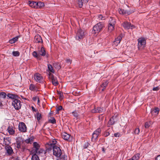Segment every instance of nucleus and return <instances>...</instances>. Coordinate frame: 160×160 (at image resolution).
<instances>
[{
    "mask_svg": "<svg viewBox=\"0 0 160 160\" xmlns=\"http://www.w3.org/2000/svg\"><path fill=\"white\" fill-rule=\"evenodd\" d=\"M4 143L7 145L5 147V149L6 151V155L8 156L12 155L14 152L11 147L8 145L10 143L9 138H7L6 139L4 138Z\"/></svg>",
    "mask_w": 160,
    "mask_h": 160,
    "instance_id": "1",
    "label": "nucleus"
},
{
    "mask_svg": "<svg viewBox=\"0 0 160 160\" xmlns=\"http://www.w3.org/2000/svg\"><path fill=\"white\" fill-rule=\"evenodd\" d=\"M21 101L16 98L12 101V105L16 110H18L21 108Z\"/></svg>",
    "mask_w": 160,
    "mask_h": 160,
    "instance_id": "2",
    "label": "nucleus"
},
{
    "mask_svg": "<svg viewBox=\"0 0 160 160\" xmlns=\"http://www.w3.org/2000/svg\"><path fill=\"white\" fill-rule=\"evenodd\" d=\"M53 152L54 155L57 157H59L62 154V151L60 148L57 146H53Z\"/></svg>",
    "mask_w": 160,
    "mask_h": 160,
    "instance_id": "3",
    "label": "nucleus"
},
{
    "mask_svg": "<svg viewBox=\"0 0 160 160\" xmlns=\"http://www.w3.org/2000/svg\"><path fill=\"white\" fill-rule=\"evenodd\" d=\"M84 32L81 29H79L76 33V38L77 39L80 41L84 37Z\"/></svg>",
    "mask_w": 160,
    "mask_h": 160,
    "instance_id": "4",
    "label": "nucleus"
},
{
    "mask_svg": "<svg viewBox=\"0 0 160 160\" xmlns=\"http://www.w3.org/2000/svg\"><path fill=\"white\" fill-rule=\"evenodd\" d=\"M49 78L50 80H51L53 85L55 86H57L58 85V82L57 80V78L53 74L50 73L49 75Z\"/></svg>",
    "mask_w": 160,
    "mask_h": 160,
    "instance_id": "5",
    "label": "nucleus"
},
{
    "mask_svg": "<svg viewBox=\"0 0 160 160\" xmlns=\"http://www.w3.org/2000/svg\"><path fill=\"white\" fill-rule=\"evenodd\" d=\"M18 129L19 131L22 132H27V127L23 122L19 123L18 125Z\"/></svg>",
    "mask_w": 160,
    "mask_h": 160,
    "instance_id": "6",
    "label": "nucleus"
},
{
    "mask_svg": "<svg viewBox=\"0 0 160 160\" xmlns=\"http://www.w3.org/2000/svg\"><path fill=\"white\" fill-rule=\"evenodd\" d=\"M138 48L139 49L143 48L146 44V41L143 38H139L138 40Z\"/></svg>",
    "mask_w": 160,
    "mask_h": 160,
    "instance_id": "7",
    "label": "nucleus"
},
{
    "mask_svg": "<svg viewBox=\"0 0 160 160\" xmlns=\"http://www.w3.org/2000/svg\"><path fill=\"white\" fill-rule=\"evenodd\" d=\"M122 25L123 28L126 29H132L135 28V26L134 25H131L130 23L128 22H124Z\"/></svg>",
    "mask_w": 160,
    "mask_h": 160,
    "instance_id": "8",
    "label": "nucleus"
},
{
    "mask_svg": "<svg viewBox=\"0 0 160 160\" xmlns=\"http://www.w3.org/2000/svg\"><path fill=\"white\" fill-rule=\"evenodd\" d=\"M118 12L119 14L122 15L127 14L129 15L133 12V11L130 10H126L121 8H119Z\"/></svg>",
    "mask_w": 160,
    "mask_h": 160,
    "instance_id": "9",
    "label": "nucleus"
},
{
    "mask_svg": "<svg viewBox=\"0 0 160 160\" xmlns=\"http://www.w3.org/2000/svg\"><path fill=\"white\" fill-rule=\"evenodd\" d=\"M34 78L35 81L38 82H41L43 79V78L41 75L38 73H36L34 75Z\"/></svg>",
    "mask_w": 160,
    "mask_h": 160,
    "instance_id": "10",
    "label": "nucleus"
},
{
    "mask_svg": "<svg viewBox=\"0 0 160 160\" xmlns=\"http://www.w3.org/2000/svg\"><path fill=\"white\" fill-rule=\"evenodd\" d=\"M100 24L99 23L95 25L93 28L92 32L94 34H98L100 32Z\"/></svg>",
    "mask_w": 160,
    "mask_h": 160,
    "instance_id": "11",
    "label": "nucleus"
},
{
    "mask_svg": "<svg viewBox=\"0 0 160 160\" xmlns=\"http://www.w3.org/2000/svg\"><path fill=\"white\" fill-rule=\"evenodd\" d=\"M100 130L99 128H98L97 130L95 131L92 134V140H96L98 136L100 133Z\"/></svg>",
    "mask_w": 160,
    "mask_h": 160,
    "instance_id": "12",
    "label": "nucleus"
},
{
    "mask_svg": "<svg viewBox=\"0 0 160 160\" xmlns=\"http://www.w3.org/2000/svg\"><path fill=\"white\" fill-rule=\"evenodd\" d=\"M34 42L37 43H42L43 41L41 36L37 34L35 35L34 37Z\"/></svg>",
    "mask_w": 160,
    "mask_h": 160,
    "instance_id": "13",
    "label": "nucleus"
},
{
    "mask_svg": "<svg viewBox=\"0 0 160 160\" xmlns=\"http://www.w3.org/2000/svg\"><path fill=\"white\" fill-rule=\"evenodd\" d=\"M70 135L66 132H64L62 134V138L66 140L70 141Z\"/></svg>",
    "mask_w": 160,
    "mask_h": 160,
    "instance_id": "14",
    "label": "nucleus"
},
{
    "mask_svg": "<svg viewBox=\"0 0 160 160\" xmlns=\"http://www.w3.org/2000/svg\"><path fill=\"white\" fill-rule=\"evenodd\" d=\"M73 115L74 117L75 118H76L77 119H80L82 118L83 117L82 116H80L77 112L76 111H75L72 112Z\"/></svg>",
    "mask_w": 160,
    "mask_h": 160,
    "instance_id": "15",
    "label": "nucleus"
},
{
    "mask_svg": "<svg viewBox=\"0 0 160 160\" xmlns=\"http://www.w3.org/2000/svg\"><path fill=\"white\" fill-rule=\"evenodd\" d=\"M7 96L8 98L13 99V100L16 99V98H18V96L17 95L12 94L10 93L8 94Z\"/></svg>",
    "mask_w": 160,
    "mask_h": 160,
    "instance_id": "16",
    "label": "nucleus"
},
{
    "mask_svg": "<svg viewBox=\"0 0 160 160\" xmlns=\"http://www.w3.org/2000/svg\"><path fill=\"white\" fill-rule=\"evenodd\" d=\"M115 19L113 18H110L109 21V23L108 26L115 27Z\"/></svg>",
    "mask_w": 160,
    "mask_h": 160,
    "instance_id": "17",
    "label": "nucleus"
},
{
    "mask_svg": "<svg viewBox=\"0 0 160 160\" xmlns=\"http://www.w3.org/2000/svg\"><path fill=\"white\" fill-rule=\"evenodd\" d=\"M44 150L41 148H40L38 149V150H34V151H33V153H35L37 155H40L41 153H44Z\"/></svg>",
    "mask_w": 160,
    "mask_h": 160,
    "instance_id": "18",
    "label": "nucleus"
},
{
    "mask_svg": "<svg viewBox=\"0 0 160 160\" xmlns=\"http://www.w3.org/2000/svg\"><path fill=\"white\" fill-rule=\"evenodd\" d=\"M7 130L10 134L12 135L15 133V131L14 130L13 128L11 126H9L7 129Z\"/></svg>",
    "mask_w": 160,
    "mask_h": 160,
    "instance_id": "19",
    "label": "nucleus"
},
{
    "mask_svg": "<svg viewBox=\"0 0 160 160\" xmlns=\"http://www.w3.org/2000/svg\"><path fill=\"white\" fill-rule=\"evenodd\" d=\"M29 89L32 91H37L38 88L35 85L31 84L29 86Z\"/></svg>",
    "mask_w": 160,
    "mask_h": 160,
    "instance_id": "20",
    "label": "nucleus"
},
{
    "mask_svg": "<svg viewBox=\"0 0 160 160\" xmlns=\"http://www.w3.org/2000/svg\"><path fill=\"white\" fill-rule=\"evenodd\" d=\"M37 2L34 1H29L28 4L30 7L33 8H37Z\"/></svg>",
    "mask_w": 160,
    "mask_h": 160,
    "instance_id": "21",
    "label": "nucleus"
},
{
    "mask_svg": "<svg viewBox=\"0 0 160 160\" xmlns=\"http://www.w3.org/2000/svg\"><path fill=\"white\" fill-rule=\"evenodd\" d=\"M36 8H43L44 6V3L41 2H37Z\"/></svg>",
    "mask_w": 160,
    "mask_h": 160,
    "instance_id": "22",
    "label": "nucleus"
},
{
    "mask_svg": "<svg viewBox=\"0 0 160 160\" xmlns=\"http://www.w3.org/2000/svg\"><path fill=\"white\" fill-rule=\"evenodd\" d=\"M39 54L42 56H44L46 55V51L43 47H42L40 50L39 52Z\"/></svg>",
    "mask_w": 160,
    "mask_h": 160,
    "instance_id": "23",
    "label": "nucleus"
},
{
    "mask_svg": "<svg viewBox=\"0 0 160 160\" xmlns=\"http://www.w3.org/2000/svg\"><path fill=\"white\" fill-rule=\"evenodd\" d=\"M18 36L12 39H11L9 41V42L10 43L13 44L15 42L18 41Z\"/></svg>",
    "mask_w": 160,
    "mask_h": 160,
    "instance_id": "24",
    "label": "nucleus"
},
{
    "mask_svg": "<svg viewBox=\"0 0 160 160\" xmlns=\"http://www.w3.org/2000/svg\"><path fill=\"white\" fill-rule=\"evenodd\" d=\"M33 147L35 148L34 149H33V151H34V150H38V149L40 148V146L39 144L37 142H34L33 143Z\"/></svg>",
    "mask_w": 160,
    "mask_h": 160,
    "instance_id": "25",
    "label": "nucleus"
},
{
    "mask_svg": "<svg viewBox=\"0 0 160 160\" xmlns=\"http://www.w3.org/2000/svg\"><path fill=\"white\" fill-rule=\"evenodd\" d=\"M140 157V154L139 153H138L135 155L134 156H133L131 159L132 160H138Z\"/></svg>",
    "mask_w": 160,
    "mask_h": 160,
    "instance_id": "26",
    "label": "nucleus"
},
{
    "mask_svg": "<svg viewBox=\"0 0 160 160\" xmlns=\"http://www.w3.org/2000/svg\"><path fill=\"white\" fill-rule=\"evenodd\" d=\"M159 109L158 108H156L155 109H151V112L152 113H156V115H157L159 113Z\"/></svg>",
    "mask_w": 160,
    "mask_h": 160,
    "instance_id": "27",
    "label": "nucleus"
},
{
    "mask_svg": "<svg viewBox=\"0 0 160 160\" xmlns=\"http://www.w3.org/2000/svg\"><path fill=\"white\" fill-rule=\"evenodd\" d=\"M57 141L56 139H54L51 141L49 142V144L51 145V147H53V146H56L55 144H56Z\"/></svg>",
    "mask_w": 160,
    "mask_h": 160,
    "instance_id": "28",
    "label": "nucleus"
},
{
    "mask_svg": "<svg viewBox=\"0 0 160 160\" xmlns=\"http://www.w3.org/2000/svg\"><path fill=\"white\" fill-rule=\"evenodd\" d=\"M115 117H112L109 120L108 122V124L109 125H112L114 124L115 122H116L113 119V118Z\"/></svg>",
    "mask_w": 160,
    "mask_h": 160,
    "instance_id": "29",
    "label": "nucleus"
},
{
    "mask_svg": "<svg viewBox=\"0 0 160 160\" xmlns=\"http://www.w3.org/2000/svg\"><path fill=\"white\" fill-rule=\"evenodd\" d=\"M122 35L120 34L117 38L115 39V42H116L117 43H119L122 39Z\"/></svg>",
    "mask_w": 160,
    "mask_h": 160,
    "instance_id": "30",
    "label": "nucleus"
},
{
    "mask_svg": "<svg viewBox=\"0 0 160 160\" xmlns=\"http://www.w3.org/2000/svg\"><path fill=\"white\" fill-rule=\"evenodd\" d=\"M48 71L54 73L55 72L52 65L50 64H48Z\"/></svg>",
    "mask_w": 160,
    "mask_h": 160,
    "instance_id": "31",
    "label": "nucleus"
},
{
    "mask_svg": "<svg viewBox=\"0 0 160 160\" xmlns=\"http://www.w3.org/2000/svg\"><path fill=\"white\" fill-rule=\"evenodd\" d=\"M32 160H40L38 155L35 153L32 156Z\"/></svg>",
    "mask_w": 160,
    "mask_h": 160,
    "instance_id": "32",
    "label": "nucleus"
},
{
    "mask_svg": "<svg viewBox=\"0 0 160 160\" xmlns=\"http://www.w3.org/2000/svg\"><path fill=\"white\" fill-rule=\"evenodd\" d=\"M108 81H104V82L102 84V85H101V87L103 88L102 89V91L104 90V88L106 87L108 85Z\"/></svg>",
    "mask_w": 160,
    "mask_h": 160,
    "instance_id": "33",
    "label": "nucleus"
},
{
    "mask_svg": "<svg viewBox=\"0 0 160 160\" xmlns=\"http://www.w3.org/2000/svg\"><path fill=\"white\" fill-rule=\"evenodd\" d=\"M54 67L56 69H59L60 68V65L58 62H55L53 63Z\"/></svg>",
    "mask_w": 160,
    "mask_h": 160,
    "instance_id": "34",
    "label": "nucleus"
},
{
    "mask_svg": "<svg viewBox=\"0 0 160 160\" xmlns=\"http://www.w3.org/2000/svg\"><path fill=\"white\" fill-rule=\"evenodd\" d=\"M16 147L17 148H21V142L19 140H17L16 142Z\"/></svg>",
    "mask_w": 160,
    "mask_h": 160,
    "instance_id": "35",
    "label": "nucleus"
},
{
    "mask_svg": "<svg viewBox=\"0 0 160 160\" xmlns=\"http://www.w3.org/2000/svg\"><path fill=\"white\" fill-rule=\"evenodd\" d=\"M7 96V94L5 92H0V97L1 98H5Z\"/></svg>",
    "mask_w": 160,
    "mask_h": 160,
    "instance_id": "36",
    "label": "nucleus"
},
{
    "mask_svg": "<svg viewBox=\"0 0 160 160\" xmlns=\"http://www.w3.org/2000/svg\"><path fill=\"white\" fill-rule=\"evenodd\" d=\"M100 111V108H98L97 109L95 108L94 109L92 110V112L93 113H97L99 112Z\"/></svg>",
    "mask_w": 160,
    "mask_h": 160,
    "instance_id": "37",
    "label": "nucleus"
},
{
    "mask_svg": "<svg viewBox=\"0 0 160 160\" xmlns=\"http://www.w3.org/2000/svg\"><path fill=\"white\" fill-rule=\"evenodd\" d=\"M12 55L15 57L19 56L20 53L18 51H13L12 52Z\"/></svg>",
    "mask_w": 160,
    "mask_h": 160,
    "instance_id": "38",
    "label": "nucleus"
},
{
    "mask_svg": "<svg viewBox=\"0 0 160 160\" xmlns=\"http://www.w3.org/2000/svg\"><path fill=\"white\" fill-rule=\"evenodd\" d=\"M140 132V129L139 128H136L134 130V133L135 134L138 135Z\"/></svg>",
    "mask_w": 160,
    "mask_h": 160,
    "instance_id": "39",
    "label": "nucleus"
},
{
    "mask_svg": "<svg viewBox=\"0 0 160 160\" xmlns=\"http://www.w3.org/2000/svg\"><path fill=\"white\" fill-rule=\"evenodd\" d=\"M36 117L37 120L38 121H39L41 118V114L39 112H38L36 113Z\"/></svg>",
    "mask_w": 160,
    "mask_h": 160,
    "instance_id": "40",
    "label": "nucleus"
},
{
    "mask_svg": "<svg viewBox=\"0 0 160 160\" xmlns=\"http://www.w3.org/2000/svg\"><path fill=\"white\" fill-rule=\"evenodd\" d=\"M108 31L110 32H111L114 29V27L108 26Z\"/></svg>",
    "mask_w": 160,
    "mask_h": 160,
    "instance_id": "41",
    "label": "nucleus"
},
{
    "mask_svg": "<svg viewBox=\"0 0 160 160\" xmlns=\"http://www.w3.org/2000/svg\"><path fill=\"white\" fill-rule=\"evenodd\" d=\"M49 122L52 124L55 123L56 121L54 118H51V119L49 120Z\"/></svg>",
    "mask_w": 160,
    "mask_h": 160,
    "instance_id": "42",
    "label": "nucleus"
},
{
    "mask_svg": "<svg viewBox=\"0 0 160 160\" xmlns=\"http://www.w3.org/2000/svg\"><path fill=\"white\" fill-rule=\"evenodd\" d=\"M90 144L88 142H85L83 146V148L86 149L89 146Z\"/></svg>",
    "mask_w": 160,
    "mask_h": 160,
    "instance_id": "43",
    "label": "nucleus"
},
{
    "mask_svg": "<svg viewBox=\"0 0 160 160\" xmlns=\"http://www.w3.org/2000/svg\"><path fill=\"white\" fill-rule=\"evenodd\" d=\"M67 156L65 155H62L61 158L58 159H60L61 160H67Z\"/></svg>",
    "mask_w": 160,
    "mask_h": 160,
    "instance_id": "44",
    "label": "nucleus"
},
{
    "mask_svg": "<svg viewBox=\"0 0 160 160\" xmlns=\"http://www.w3.org/2000/svg\"><path fill=\"white\" fill-rule=\"evenodd\" d=\"M151 123L150 122H147L145 124V127L146 128H148L150 126Z\"/></svg>",
    "mask_w": 160,
    "mask_h": 160,
    "instance_id": "45",
    "label": "nucleus"
},
{
    "mask_svg": "<svg viewBox=\"0 0 160 160\" xmlns=\"http://www.w3.org/2000/svg\"><path fill=\"white\" fill-rule=\"evenodd\" d=\"M62 108L61 106H59L57 108L56 110L57 111V113H58L59 111L62 109Z\"/></svg>",
    "mask_w": 160,
    "mask_h": 160,
    "instance_id": "46",
    "label": "nucleus"
},
{
    "mask_svg": "<svg viewBox=\"0 0 160 160\" xmlns=\"http://www.w3.org/2000/svg\"><path fill=\"white\" fill-rule=\"evenodd\" d=\"M114 136L116 137H119L121 136V134L118 132L114 134Z\"/></svg>",
    "mask_w": 160,
    "mask_h": 160,
    "instance_id": "47",
    "label": "nucleus"
},
{
    "mask_svg": "<svg viewBox=\"0 0 160 160\" xmlns=\"http://www.w3.org/2000/svg\"><path fill=\"white\" fill-rule=\"evenodd\" d=\"M33 56L35 58H38V55L36 52L34 51L32 53Z\"/></svg>",
    "mask_w": 160,
    "mask_h": 160,
    "instance_id": "48",
    "label": "nucleus"
},
{
    "mask_svg": "<svg viewBox=\"0 0 160 160\" xmlns=\"http://www.w3.org/2000/svg\"><path fill=\"white\" fill-rule=\"evenodd\" d=\"M83 4H84L81 1V0L79 1L78 3L79 7L82 8V7Z\"/></svg>",
    "mask_w": 160,
    "mask_h": 160,
    "instance_id": "49",
    "label": "nucleus"
},
{
    "mask_svg": "<svg viewBox=\"0 0 160 160\" xmlns=\"http://www.w3.org/2000/svg\"><path fill=\"white\" fill-rule=\"evenodd\" d=\"M66 62L68 64H70L71 63L72 61L70 59H67L66 60Z\"/></svg>",
    "mask_w": 160,
    "mask_h": 160,
    "instance_id": "50",
    "label": "nucleus"
},
{
    "mask_svg": "<svg viewBox=\"0 0 160 160\" xmlns=\"http://www.w3.org/2000/svg\"><path fill=\"white\" fill-rule=\"evenodd\" d=\"M112 117H115L114 118H113V119L115 121H116V122L118 120V118H117V117H118V115L117 114H116V115H114V116H113Z\"/></svg>",
    "mask_w": 160,
    "mask_h": 160,
    "instance_id": "51",
    "label": "nucleus"
},
{
    "mask_svg": "<svg viewBox=\"0 0 160 160\" xmlns=\"http://www.w3.org/2000/svg\"><path fill=\"white\" fill-rule=\"evenodd\" d=\"M109 135V133L108 132H106L103 134V135L105 137H107Z\"/></svg>",
    "mask_w": 160,
    "mask_h": 160,
    "instance_id": "52",
    "label": "nucleus"
},
{
    "mask_svg": "<svg viewBox=\"0 0 160 160\" xmlns=\"http://www.w3.org/2000/svg\"><path fill=\"white\" fill-rule=\"evenodd\" d=\"M38 98H39L37 96L34 97L32 98V99L35 102L37 101V99H38Z\"/></svg>",
    "mask_w": 160,
    "mask_h": 160,
    "instance_id": "53",
    "label": "nucleus"
},
{
    "mask_svg": "<svg viewBox=\"0 0 160 160\" xmlns=\"http://www.w3.org/2000/svg\"><path fill=\"white\" fill-rule=\"evenodd\" d=\"M159 90V88L158 87H157L153 88L152 90L153 91H158Z\"/></svg>",
    "mask_w": 160,
    "mask_h": 160,
    "instance_id": "54",
    "label": "nucleus"
},
{
    "mask_svg": "<svg viewBox=\"0 0 160 160\" xmlns=\"http://www.w3.org/2000/svg\"><path fill=\"white\" fill-rule=\"evenodd\" d=\"M60 95V98L61 99H62L63 98V93H59Z\"/></svg>",
    "mask_w": 160,
    "mask_h": 160,
    "instance_id": "55",
    "label": "nucleus"
},
{
    "mask_svg": "<svg viewBox=\"0 0 160 160\" xmlns=\"http://www.w3.org/2000/svg\"><path fill=\"white\" fill-rule=\"evenodd\" d=\"M88 0H81V1L84 4H85L88 2Z\"/></svg>",
    "mask_w": 160,
    "mask_h": 160,
    "instance_id": "56",
    "label": "nucleus"
},
{
    "mask_svg": "<svg viewBox=\"0 0 160 160\" xmlns=\"http://www.w3.org/2000/svg\"><path fill=\"white\" fill-rule=\"evenodd\" d=\"M155 160H160V155L157 156L156 157Z\"/></svg>",
    "mask_w": 160,
    "mask_h": 160,
    "instance_id": "57",
    "label": "nucleus"
},
{
    "mask_svg": "<svg viewBox=\"0 0 160 160\" xmlns=\"http://www.w3.org/2000/svg\"><path fill=\"white\" fill-rule=\"evenodd\" d=\"M22 151H24L25 150H26V148L25 147L22 146Z\"/></svg>",
    "mask_w": 160,
    "mask_h": 160,
    "instance_id": "58",
    "label": "nucleus"
},
{
    "mask_svg": "<svg viewBox=\"0 0 160 160\" xmlns=\"http://www.w3.org/2000/svg\"><path fill=\"white\" fill-rule=\"evenodd\" d=\"M101 16V20H104L105 19V17H103L101 15H100Z\"/></svg>",
    "mask_w": 160,
    "mask_h": 160,
    "instance_id": "59",
    "label": "nucleus"
},
{
    "mask_svg": "<svg viewBox=\"0 0 160 160\" xmlns=\"http://www.w3.org/2000/svg\"><path fill=\"white\" fill-rule=\"evenodd\" d=\"M32 109L33 111H36V109L33 107H32Z\"/></svg>",
    "mask_w": 160,
    "mask_h": 160,
    "instance_id": "60",
    "label": "nucleus"
},
{
    "mask_svg": "<svg viewBox=\"0 0 160 160\" xmlns=\"http://www.w3.org/2000/svg\"><path fill=\"white\" fill-rule=\"evenodd\" d=\"M26 142L27 143H29L30 142L29 140H27L26 141Z\"/></svg>",
    "mask_w": 160,
    "mask_h": 160,
    "instance_id": "61",
    "label": "nucleus"
},
{
    "mask_svg": "<svg viewBox=\"0 0 160 160\" xmlns=\"http://www.w3.org/2000/svg\"><path fill=\"white\" fill-rule=\"evenodd\" d=\"M102 151L104 152H105V150L103 148H102Z\"/></svg>",
    "mask_w": 160,
    "mask_h": 160,
    "instance_id": "62",
    "label": "nucleus"
},
{
    "mask_svg": "<svg viewBox=\"0 0 160 160\" xmlns=\"http://www.w3.org/2000/svg\"><path fill=\"white\" fill-rule=\"evenodd\" d=\"M40 102V101H39V98H38V104Z\"/></svg>",
    "mask_w": 160,
    "mask_h": 160,
    "instance_id": "63",
    "label": "nucleus"
},
{
    "mask_svg": "<svg viewBox=\"0 0 160 160\" xmlns=\"http://www.w3.org/2000/svg\"><path fill=\"white\" fill-rule=\"evenodd\" d=\"M2 104V101L0 100V106Z\"/></svg>",
    "mask_w": 160,
    "mask_h": 160,
    "instance_id": "64",
    "label": "nucleus"
}]
</instances>
